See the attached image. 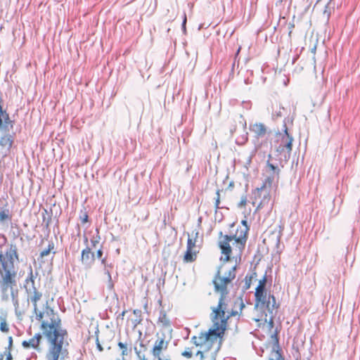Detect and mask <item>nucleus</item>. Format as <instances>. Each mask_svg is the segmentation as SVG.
I'll use <instances>...</instances> for the list:
<instances>
[{"label":"nucleus","instance_id":"obj_1","mask_svg":"<svg viewBox=\"0 0 360 360\" xmlns=\"http://www.w3.org/2000/svg\"><path fill=\"white\" fill-rule=\"evenodd\" d=\"M46 314L52 315V317L50 323L43 321L41 323L42 334L49 342L46 359V360H64L65 356L68 354V350L63 348L64 340L68 337V332L65 329L60 328V319L54 314L53 309L47 307Z\"/></svg>","mask_w":360,"mask_h":360},{"label":"nucleus","instance_id":"obj_2","mask_svg":"<svg viewBox=\"0 0 360 360\" xmlns=\"http://www.w3.org/2000/svg\"><path fill=\"white\" fill-rule=\"evenodd\" d=\"M241 224L243 226V228H238L234 233L223 235L222 231L219 232L218 245L221 254L224 255V257H220L221 262H226L231 259L232 248L230 245V242L232 240H234L233 245L234 251L237 252L236 257H238L239 259H240L247 242L248 233L250 230L246 219L242 220Z\"/></svg>","mask_w":360,"mask_h":360},{"label":"nucleus","instance_id":"obj_3","mask_svg":"<svg viewBox=\"0 0 360 360\" xmlns=\"http://www.w3.org/2000/svg\"><path fill=\"white\" fill-rule=\"evenodd\" d=\"M15 261L19 262L18 249L15 244L11 243L4 253L0 252V288L17 286Z\"/></svg>","mask_w":360,"mask_h":360},{"label":"nucleus","instance_id":"obj_4","mask_svg":"<svg viewBox=\"0 0 360 360\" xmlns=\"http://www.w3.org/2000/svg\"><path fill=\"white\" fill-rule=\"evenodd\" d=\"M266 274L262 279L259 280V284L255 289V309H260L262 310L266 309L269 314H272L278 306H276V298L274 295L270 293L267 294L266 290Z\"/></svg>","mask_w":360,"mask_h":360},{"label":"nucleus","instance_id":"obj_5","mask_svg":"<svg viewBox=\"0 0 360 360\" xmlns=\"http://www.w3.org/2000/svg\"><path fill=\"white\" fill-rule=\"evenodd\" d=\"M220 269L221 266L218 268L217 274L213 279L214 290L216 292H220L218 305L217 307H214L212 309V311L214 314L215 318H217V316L220 314H221L222 316H224V314H225V300L229 294L227 285L232 281L230 280V278L229 277L221 276Z\"/></svg>","mask_w":360,"mask_h":360},{"label":"nucleus","instance_id":"obj_6","mask_svg":"<svg viewBox=\"0 0 360 360\" xmlns=\"http://www.w3.org/2000/svg\"><path fill=\"white\" fill-rule=\"evenodd\" d=\"M287 120L289 121V119L285 118L283 120V130L284 133L280 134L281 139L275 151L276 155H280L281 162H288L292 147L293 137L288 131Z\"/></svg>","mask_w":360,"mask_h":360},{"label":"nucleus","instance_id":"obj_7","mask_svg":"<svg viewBox=\"0 0 360 360\" xmlns=\"http://www.w3.org/2000/svg\"><path fill=\"white\" fill-rule=\"evenodd\" d=\"M287 162H281L280 155L274 154V156H272L271 154L269 155L266 161V172H269L270 175L266 178V182H268L269 187H271L275 179H278L281 168H283Z\"/></svg>","mask_w":360,"mask_h":360},{"label":"nucleus","instance_id":"obj_8","mask_svg":"<svg viewBox=\"0 0 360 360\" xmlns=\"http://www.w3.org/2000/svg\"><path fill=\"white\" fill-rule=\"evenodd\" d=\"M25 288L28 295V300H30L33 304V311H37V304L42 297V293L37 289L34 285V277L32 268L30 269V272L27 278L25 281Z\"/></svg>","mask_w":360,"mask_h":360},{"label":"nucleus","instance_id":"obj_9","mask_svg":"<svg viewBox=\"0 0 360 360\" xmlns=\"http://www.w3.org/2000/svg\"><path fill=\"white\" fill-rule=\"evenodd\" d=\"M222 335V333H219L217 330H214L213 328H211L207 332L200 333L199 334V341H196V336L192 337L191 341L196 346H202L209 340L214 342Z\"/></svg>","mask_w":360,"mask_h":360},{"label":"nucleus","instance_id":"obj_10","mask_svg":"<svg viewBox=\"0 0 360 360\" xmlns=\"http://www.w3.org/2000/svg\"><path fill=\"white\" fill-rule=\"evenodd\" d=\"M268 182H264L260 188H257L255 193V198H259L260 200L257 208H261L267 205L270 200L269 191L267 189Z\"/></svg>","mask_w":360,"mask_h":360},{"label":"nucleus","instance_id":"obj_11","mask_svg":"<svg viewBox=\"0 0 360 360\" xmlns=\"http://www.w3.org/2000/svg\"><path fill=\"white\" fill-rule=\"evenodd\" d=\"M95 261V254L89 246L82 251L81 262L85 269H90Z\"/></svg>","mask_w":360,"mask_h":360},{"label":"nucleus","instance_id":"obj_12","mask_svg":"<svg viewBox=\"0 0 360 360\" xmlns=\"http://www.w3.org/2000/svg\"><path fill=\"white\" fill-rule=\"evenodd\" d=\"M229 318V316L225 317V314L224 316L221 315V314H219L217 318L214 317V316L212 318L213 321V326L212 328H213L214 330H217L219 333L224 334V330H226V321Z\"/></svg>","mask_w":360,"mask_h":360},{"label":"nucleus","instance_id":"obj_13","mask_svg":"<svg viewBox=\"0 0 360 360\" xmlns=\"http://www.w3.org/2000/svg\"><path fill=\"white\" fill-rule=\"evenodd\" d=\"M250 130L254 133L255 138L257 141L260 138H264L267 133V128L262 123H255L253 124H250Z\"/></svg>","mask_w":360,"mask_h":360},{"label":"nucleus","instance_id":"obj_14","mask_svg":"<svg viewBox=\"0 0 360 360\" xmlns=\"http://www.w3.org/2000/svg\"><path fill=\"white\" fill-rule=\"evenodd\" d=\"M168 345L167 342H165L163 338L158 339L154 345L152 350L153 355L158 359V360H163L160 356L161 351L163 349H167Z\"/></svg>","mask_w":360,"mask_h":360},{"label":"nucleus","instance_id":"obj_15","mask_svg":"<svg viewBox=\"0 0 360 360\" xmlns=\"http://www.w3.org/2000/svg\"><path fill=\"white\" fill-rule=\"evenodd\" d=\"M8 290H10V296L11 297L13 306L15 307V311L17 316H22V313L18 311L19 307V300H18V293L19 290L17 286L9 287Z\"/></svg>","mask_w":360,"mask_h":360},{"label":"nucleus","instance_id":"obj_16","mask_svg":"<svg viewBox=\"0 0 360 360\" xmlns=\"http://www.w3.org/2000/svg\"><path fill=\"white\" fill-rule=\"evenodd\" d=\"M245 307V304L243 300L242 297H238L236 301L234 302V308L236 309H232L230 315H228L230 316H235L236 315H240L242 310Z\"/></svg>","mask_w":360,"mask_h":360},{"label":"nucleus","instance_id":"obj_17","mask_svg":"<svg viewBox=\"0 0 360 360\" xmlns=\"http://www.w3.org/2000/svg\"><path fill=\"white\" fill-rule=\"evenodd\" d=\"M13 143V136L11 134H7L0 139V146H6L11 148Z\"/></svg>","mask_w":360,"mask_h":360},{"label":"nucleus","instance_id":"obj_18","mask_svg":"<svg viewBox=\"0 0 360 360\" xmlns=\"http://www.w3.org/2000/svg\"><path fill=\"white\" fill-rule=\"evenodd\" d=\"M103 273L107 276L108 279V288L109 290H112L114 288V283L112 282L111 274L110 272L109 269H108V265L105 264V266L103 268Z\"/></svg>","mask_w":360,"mask_h":360},{"label":"nucleus","instance_id":"obj_19","mask_svg":"<svg viewBox=\"0 0 360 360\" xmlns=\"http://www.w3.org/2000/svg\"><path fill=\"white\" fill-rule=\"evenodd\" d=\"M196 258V251L193 249H187L184 255V260L187 262H193Z\"/></svg>","mask_w":360,"mask_h":360},{"label":"nucleus","instance_id":"obj_20","mask_svg":"<svg viewBox=\"0 0 360 360\" xmlns=\"http://www.w3.org/2000/svg\"><path fill=\"white\" fill-rule=\"evenodd\" d=\"M24 348L32 347L35 349L39 350V345L35 342V340L32 338L29 340H24L22 343Z\"/></svg>","mask_w":360,"mask_h":360},{"label":"nucleus","instance_id":"obj_21","mask_svg":"<svg viewBox=\"0 0 360 360\" xmlns=\"http://www.w3.org/2000/svg\"><path fill=\"white\" fill-rule=\"evenodd\" d=\"M159 322H160L163 326H169L170 325L169 319L167 318L164 311H161L160 313Z\"/></svg>","mask_w":360,"mask_h":360},{"label":"nucleus","instance_id":"obj_22","mask_svg":"<svg viewBox=\"0 0 360 360\" xmlns=\"http://www.w3.org/2000/svg\"><path fill=\"white\" fill-rule=\"evenodd\" d=\"M54 248V244L52 241L49 243L48 248L40 252V257H44L48 255Z\"/></svg>","mask_w":360,"mask_h":360},{"label":"nucleus","instance_id":"obj_23","mask_svg":"<svg viewBox=\"0 0 360 360\" xmlns=\"http://www.w3.org/2000/svg\"><path fill=\"white\" fill-rule=\"evenodd\" d=\"M7 219H11L9 210L6 209L5 210L0 211V221H4Z\"/></svg>","mask_w":360,"mask_h":360},{"label":"nucleus","instance_id":"obj_24","mask_svg":"<svg viewBox=\"0 0 360 360\" xmlns=\"http://www.w3.org/2000/svg\"><path fill=\"white\" fill-rule=\"evenodd\" d=\"M236 265L233 266L227 273L225 274L226 277L230 278L231 281H233L236 278Z\"/></svg>","mask_w":360,"mask_h":360},{"label":"nucleus","instance_id":"obj_25","mask_svg":"<svg viewBox=\"0 0 360 360\" xmlns=\"http://www.w3.org/2000/svg\"><path fill=\"white\" fill-rule=\"evenodd\" d=\"M8 289H9V288H6V289L0 288L1 292V300L3 301H8L10 299V295L8 292Z\"/></svg>","mask_w":360,"mask_h":360},{"label":"nucleus","instance_id":"obj_26","mask_svg":"<svg viewBox=\"0 0 360 360\" xmlns=\"http://www.w3.org/2000/svg\"><path fill=\"white\" fill-rule=\"evenodd\" d=\"M284 110V108L281 107V106H279L278 107V110L276 109L274 112H273V113H272V118L274 120H276L278 117H282V115H283L282 110Z\"/></svg>","mask_w":360,"mask_h":360},{"label":"nucleus","instance_id":"obj_27","mask_svg":"<svg viewBox=\"0 0 360 360\" xmlns=\"http://www.w3.org/2000/svg\"><path fill=\"white\" fill-rule=\"evenodd\" d=\"M97 234L96 236H94L93 238L91 239V243L93 248H96V245L99 243L101 237L99 236V233L98 229H96Z\"/></svg>","mask_w":360,"mask_h":360},{"label":"nucleus","instance_id":"obj_28","mask_svg":"<svg viewBox=\"0 0 360 360\" xmlns=\"http://www.w3.org/2000/svg\"><path fill=\"white\" fill-rule=\"evenodd\" d=\"M4 120L6 125L10 126L12 129L13 127L14 122L10 120L9 115L8 113L5 112V116H4Z\"/></svg>","mask_w":360,"mask_h":360},{"label":"nucleus","instance_id":"obj_29","mask_svg":"<svg viewBox=\"0 0 360 360\" xmlns=\"http://www.w3.org/2000/svg\"><path fill=\"white\" fill-rule=\"evenodd\" d=\"M330 2L329 1L325 6V9H324V11H323V16H325L327 19V20H329V18H330V13H331V11H330Z\"/></svg>","mask_w":360,"mask_h":360},{"label":"nucleus","instance_id":"obj_30","mask_svg":"<svg viewBox=\"0 0 360 360\" xmlns=\"http://www.w3.org/2000/svg\"><path fill=\"white\" fill-rule=\"evenodd\" d=\"M117 345L120 349H122V355L123 356L125 355H127L128 352H127V345L122 342H119Z\"/></svg>","mask_w":360,"mask_h":360},{"label":"nucleus","instance_id":"obj_31","mask_svg":"<svg viewBox=\"0 0 360 360\" xmlns=\"http://www.w3.org/2000/svg\"><path fill=\"white\" fill-rule=\"evenodd\" d=\"M195 247V240H193L192 238H188L187 241V249H193Z\"/></svg>","mask_w":360,"mask_h":360},{"label":"nucleus","instance_id":"obj_32","mask_svg":"<svg viewBox=\"0 0 360 360\" xmlns=\"http://www.w3.org/2000/svg\"><path fill=\"white\" fill-rule=\"evenodd\" d=\"M220 190H217L216 192L217 198L215 199V208L219 209V203H220Z\"/></svg>","mask_w":360,"mask_h":360},{"label":"nucleus","instance_id":"obj_33","mask_svg":"<svg viewBox=\"0 0 360 360\" xmlns=\"http://www.w3.org/2000/svg\"><path fill=\"white\" fill-rule=\"evenodd\" d=\"M245 285L243 288H244V290H246L249 289L250 287L252 277L248 278V276H246L245 278Z\"/></svg>","mask_w":360,"mask_h":360},{"label":"nucleus","instance_id":"obj_34","mask_svg":"<svg viewBox=\"0 0 360 360\" xmlns=\"http://www.w3.org/2000/svg\"><path fill=\"white\" fill-rule=\"evenodd\" d=\"M34 313L36 314V319L38 321H41L44 317V313L38 311V308L37 307V311H34Z\"/></svg>","mask_w":360,"mask_h":360},{"label":"nucleus","instance_id":"obj_35","mask_svg":"<svg viewBox=\"0 0 360 360\" xmlns=\"http://www.w3.org/2000/svg\"><path fill=\"white\" fill-rule=\"evenodd\" d=\"M276 359L273 358H270L269 360H284L283 357L282 356L281 353L279 352L278 349L276 351Z\"/></svg>","mask_w":360,"mask_h":360},{"label":"nucleus","instance_id":"obj_36","mask_svg":"<svg viewBox=\"0 0 360 360\" xmlns=\"http://www.w3.org/2000/svg\"><path fill=\"white\" fill-rule=\"evenodd\" d=\"M42 335L39 333H36L33 338L35 340V342L39 345L40 341L41 340Z\"/></svg>","mask_w":360,"mask_h":360},{"label":"nucleus","instance_id":"obj_37","mask_svg":"<svg viewBox=\"0 0 360 360\" xmlns=\"http://www.w3.org/2000/svg\"><path fill=\"white\" fill-rule=\"evenodd\" d=\"M0 330L2 332H7L8 330V327L6 322H1L0 325Z\"/></svg>","mask_w":360,"mask_h":360},{"label":"nucleus","instance_id":"obj_38","mask_svg":"<svg viewBox=\"0 0 360 360\" xmlns=\"http://www.w3.org/2000/svg\"><path fill=\"white\" fill-rule=\"evenodd\" d=\"M181 355H182L183 356H185V357H186V358L189 359V358H191V357H192V355H193V354H192V352H191V351H189V350H186V351H184V352H182Z\"/></svg>","mask_w":360,"mask_h":360},{"label":"nucleus","instance_id":"obj_39","mask_svg":"<svg viewBox=\"0 0 360 360\" xmlns=\"http://www.w3.org/2000/svg\"><path fill=\"white\" fill-rule=\"evenodd\" d=\"M186 14H184V20H183L182 25H181L182 30H183L184 32H186Z\"/></svg>","mask_w":360,"mask_h":360},{"label":"nucleus","instance_id":"obj_40","mask_svg":"<svg viewBox=\"0 0 360 360\" xmlns=\"http://www.w3.org/2000/svg\"><path fill=\"white\" fill-rule=\"evenodd\" d=\"M246 202H247V200H246V198L244 197V198H242L240 202L238 203V207H241L244 205H246Z\"/></svg>","mask_w":360,"mask_h":360},{"label":"nucleus","instance_id":"obj_41","mask_svg":"<svg viewBox=\"0 0 360 360\" xmlns=\"http://www.w3.org/2000/svg\"><path fill=\"white\" fill-rule=\"evenodd\" d=\"M88 215L86 213H84L83 216L80 217L81 221L82 223H86L88 221Z\"/></svg>","mask_w":360,"mask_h":360},{"label":"nucleus","instance_id":"obj_42","mask_svg":"<svg viewBox=\"0 0 360 360\" xmlns=\"http://www.w3.org/2000/svg\"><path fill=\"white\" fill-rule=\"evenodd\" d=\"M103 250H102V248H99V249L96 251V257H97L98 259H101V258L102 257V256H103Z\"/></svg>","mask_w":360,"mask_h":360},{"label":"nucleus","instance_id":"obj_43","mask_svg":"<svg viewBox=\"0 0 360 360\" xmlns=\"http://www.w3.org/2000/svg\"><path fill=\"white\" fill-rule=\"evenodd\" d=\"M96 347L98 349V351H100V352L103 351V348L102 345H101L98 338H96Z\"/></svg>","mask_w":360,"mask_h":360},{"label":"nucleus","instance_id":"obj_44","mask_svg":"<svg viewBox=\"0 0 360 360\" xmlns=\"http://www.w3.org/2000/svg\"><path fill=\"white\" fill-rule=\"evenodd\" d=\"M271 338L274 339L277 345H278V338L277 335V332L271 335Z\"/></svg>","mask_w":360,"mask_h":360},{"label":"nucleus","instance_id":"obj_45","mask_svg":"<svg viewBox=\"0 0 360 360\" xmlns=\"http://www.w3.org/2000/svg\"><path fill=\"white\" fill-rule=\"evenodd\" d=\"M271 314V316H270V320H269V325L272 327L273 326V324H274V311L272 312V314Z\"/></svg>","mask_w":360,"mask_h":360},{"label":"nucleus","instance_id":"obj_46","mask_svg":"<svg viewBox=\"0 0 360 360\" xmlns=\"http://www.w3.org/2000/svg\"><path fill=\"white\" fill-rule=\"evenodd\" d=\"M196 355H197V356H199L201 360H203V359H204V357H205V356H204V354H203V352H201V351H198V352L196 353Z\"/></svg>","mask_w":360,"mask_h":360},{"label":"nucleus","instance_id":"obj_47","mask_svg":"<svg viewBox=\"0 0 360 360\" xmlns=\"http://www.w3.org/2000/svg\"><path fill=\"white\" fill-rule=\"evenodd\" d=\"M12 343H13V339H12V337H9L8 338V347H11L12 346Z\"/></svg>","mask_w":360,"mask_h":360},{"label":"nucleus","instance_id":"obj_48","mask_svg":"<svg viewBox=\"0 0 360 360\" xmlns=\"http://www.w3.org/2000/svg\"><path fill=\"white\" fill-rule=\"evenodd\" d=\"M12 356L10 352H8V354L7 355L6 360H11Z\"/></svg>","mask_w":360,"mask_h":360},{"label":"nucleus","instance_id":"obj_49","mask_svg":"<svg viewBox=\"0 0 360 360\" xmlns=\"http://www.w3.org/2000/svg\"><path fill=\"white\" fill-rule=\"evenodd\" d=\"M101 264H103L104 266H105V264H107L105 258L101 259Z\"/></svg>","mask_w":360,"mask_h":360},{"label":"nucleus","instance_id":"obj_50","mask_svg":"<svg viewBox=\"0 0 360 360\" xmlns=\"http://www.w3.org/2000/svg\"><path fill=\"white\" fill-rule=\"evenodd\" d=\"M3 124V119L1 117H0V127L2 126Z\"/></svg>","mask_w":360,"mask_h":360},{"label":"nucleus","instance_id":"obj_51","mask_svg":"<svg viewBox=\"0 0 360 360\" xmlns=\"http://www.w3.org/2000/svg\"><path fill=\"white\" fill-rule=\"evenodd\" d=\"M4 355L3 354H0V360H3Z\"/></svg>","mask_w":360,"mask_h":360},{"label":"nucleus","instance_id":"obj_52","mask_svg":"<svg viewBox=\"0 0 360 360\" xmlns=\"http://www.w3.org/2000/svg\"><path fill=\"white\" fill-rule=\"evenodd\" d=\"M84 242L85 243H87L88 242V238L84 236Z\"/></svg>","mask_w":360,"mask_h":360},{"label":"nucleus","instance_id":"obj_53","mask_svg":"<svg viewBox=\"0 0 360 360\" xmlns=\"http://www.w3.org/2000/svg\"><path fill=\"white\" fill-rule=\"evenodd\" d=\"M107 265H108V269H109V268H111V267H112V264H107Z\"/></svg>","mask_w":360,"mask_h":360},{"label":"nucleus","instance_id":"obj_54","mask_svg":"<svg viewBox=\"0 0 360 360\" xmlns=\"http://www.w3.org/2000/svg\"><path fill=\"white\" fill-rule=\"evenodd\" d=\"M251 159H252V156H250L248 159V163H250L251 162Z\"/></svg>","mask_w":360,"mask_h":360},{"label":"nucleus","instance_id":"obj_55","mask_svg":"<svg viewBox=\"0 0 360 360\" xmlns=\"http://www.w3.org/2000/svg\"><path fill=\"white\" fill-rule=\"evenodd\" d=\"M196 338H197V339H196V341H199V340H199V335H198V337L196 336Z\"/></svg>","mask_w":360,"mask_h":360},{"label":"nucleus","instance_id":"obj_56","mask_svg":"<svg viewBox=\"0 0 360 360\" xmlns=\"http://www.w3.org/2000/svg\"><path fill=\"white\" fill-rule=\"evenodd\" d=\"M234 225H235V224H234V223L231 224V228H232V227H233V226H234Z\"/></svg>","mask_w":360,"mask_h":360},{"label":"nucleus","instance_id":"obj_57","mask_svg":"<svg viewBox=\"0 0 360 360\" xmlns=\"http://www.w3.org/2000/svg\"><path fill=\"white\" fill-rule=\"evenodd\" d=\"M163 360H170V359L169 358H165V359H163Z\"/></svg>","mask_w":360,"mask_h":360},{"label":"nucleus","instance_id":"obj_58","mask_svg":"<svg viewBox=\"0 0 360 360\" xmlns=\"http://www.w3.org/2000/svg\"><path fill=\"white\" fill-rule=\"evenodd\" d=\"M141 360H146L144 356H143Z\"/></svg>","mask_w":360,"mask_h":360},{"label":"nucleus","instance_id":"obj_59","mask_svg":"<svg viewBox=\"0 0 360 360\" xmlns=\"http://www.w3.org/2000/svg\"><path fill=\"white\" fill-rule=\"evenodd\" d=\"M122 360H125L124 358H123Z\"/></svg>","mask_w":360,"mask_h":360},{"label":"nucleus","instance_id":"obj_60","mask_svg":"<svg viewBox=\"0 0 360 360\" xmlns=\"http://www.w3.org/2000/svg\"><path fill=\"white\" fill-rule=\"evenodd\" d=\"M330 1H331V0H330Z\"/></svg>","mask_w":360,"mask_h":360}]
</instances>
